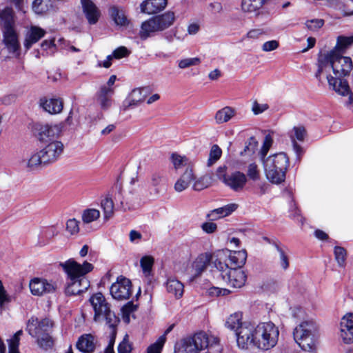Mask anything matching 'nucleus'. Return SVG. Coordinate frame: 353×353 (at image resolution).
I'll return each mask as SVG.
<instances>
[{
	"mask_svg": "<svg viewBox=\"0 0 353 353\" xmlns=\"http://www.w3.org/2000/svg\"><path fill=\"white\" fill-rule=\"evenodd\" d=\"M0 21L3 26V30L14 29L12 9L6 8L0 12Z\"/></svg>",
	"mask_w": 353,
	"mask_h": 353,
	"instance_id": "obj_32",
	"label": "nucleus"
},
{
	"mask_svg": "<svg viewBox=\"0 0 353 353\" xmlns=\"http://www.w3.org/2000/svg\"><path fill=\"white\" fill-rule=\"evenodd\" d=\"M29 287L31 293L34 296H39L54 293L57 288L55 282L41 278H34L32 279L30 281Z\"/></svg>",
	"mask_w": 353,
	"mask_h": 353,
	"instance_id": "obj_14",
	"label": "nucleus"
},
{
	"mask_svg": "<svg viewBox=\"0 0 353 353\" xmlns=\"http://www.w3.org/2000/svg\"><path fill=\"white\" fill-rule=\"evenodd\" d=\"M100 217V211L94 209H86L82 213V221L84 223H90L97 220Z\"/></svg>",
	"mask_w": 353,
	"mask_h": 353,
	"instance_id": "obj_37",
	"label": "nucleus"
},
{
	"mask_svg": "<svg viewBox=\"0 0 353 353\" xmlns=\"http://www.w3.org/2000/svg\"><path fill=\"white\" fill-rule=\"evenodd\" d=\"M152 90L150 87L134 89L128 98L123 101V106L124 110L138 106L152 93Z\"/></svg>",
	"mask_w": 353,
	"mask_h": 353,
	"instance_id": "obj_16",
	"label": "nucleus"
},
{
	"mask_svg": "<svg viewBox=\"0 0 353 353\" xmlns=\"http://www.w3.org/2000/svg\"><path fill=\"white\" fill-rule=\"evenodd\" d=\"M257 145V142L255 141L254 137H251L249 140V143L245 145L243 152H241V154L243 155V153H246L247 152L250 154L254 152L256 147Z\"/></svg>",
	"mask_w": 353,
	"mask_h": 353,
	"instance_id": "obj_60",
	"label": "nucleus"
},
{
	"mask_svg": "<svg viewBox=\"0 0 353 353\" xmlns=\"http://www.w3.org/2000/svg\"><path fill=\"white\" fill-rule=\"evenodd\" d=\"M265 0H243L242 10L246 12H254L259 10Z\"/></svg>",
	"mask_w": 353,
	"mask_h": 353,
	"instance_id": "obj_35",
	"label": "nucleus"
},
{
	"mask_svg": "<svg viewBox=\"0 0 353 353\" xmlns=\"http://www.w3.org/2000/svg\"><path fill=\"white\" fill-rule=\"evenodd\" d=\"M110 14L117 25L125 26L128 21L123 12L117 7L113 6L110 8Z\"/></svg>",
	"mask_w": 353,
	"mask_h": 353,
	"instance_id": "obj_34",
	"label": "nucleus"
},
{
	"mask_svg": "<svg viewBox=\"0 0 353 353\" xmlns=\"http://www.w3.org/2000/svg\"><path fill=\"white\" fill-rule=\"evenodd\" d=\"M352 70V61L348 57H343L336 51L321 54L318 58L317 70L315 77L319 83L327 79L329 88L337 94L349 97V103L352 102V93L344 77Z\"/></svg>",
	"mask_w": 353,
	"mask_h": 353,
	"instance_id": "obj_1",
	"label": "nucleus"
},
{
	"mask_svg": "<svg viewBox=\"0 0 353 353\" xmlns=\"http://www.w3.org/2000/svg\"><path fill=\"white\" fill-rule=\"evenodd\" d=\"M222 154L221 149L217 145H213L210 150L209 157L207 161V166L211 167L221 158Z\"/></svg>",
	"mask_w": 353,
	"mask_h": 353,
	"instance_id": "obj_38",
	"label": "nucleus"
},
{
	"mask_svg": "<svg viewBox=\"0 0 353 353\" xmlns=\"http://www.w3.org/2000/svg\"><path fill=\"white\" fill-rule=\"evenodd\" d=\"M317 333V326L313 321H304L296 327L293 334L294 340L302 350L312 352L316 348Z\"/></svg>",
	"mask_w": 353,
	"mask_h": 353,
	"instance_id": "obj_9",
	"label": "nucleus"
},
{
	"mask_svg": "<svg viewBox=\"0 0 353 353\" xmlns=\"http://www.w3.org/2000/svg\"><path fill=\"white\" fill-rule=\"evenodd\" d=\"M132 345L128 341V335L125 334L123 341L119 344V353H130L132 352Z\"/></svg>",
	"mask_w": 353,
	"mask_h": 353,
	"instance_id": "obj_51",
	"label": "nucleus"
},
{
	"mask_svg": "<svg viewBox=\"0 0 353 353\" xmlns=\"http://www.w3.org/2000/svg\"><path fill=\"white\" fill-rule=\"evenodd\" d=\"M172 327L173 325H170L168 328H167V330L164 332L163 334L156 341V353H161V350L164 345V343L166 341V336L169 332H171Z\"/></svg>",
	"mask_w": 353,
	"mask_h": 353,
	"instance_id": "obj_52",
	"label": "nucleus"
},
{
	"mask_svg": "<svg viewBox=\"0 0 353 353\" xmlns=\"http://www.w3.org/2000/svg\"><path fill=\"white\" fill-rule=\"evenodd\" d=\"M170 161L175 170H179L185 168L194 167V163L190 160L186 156L181 155L176 152L171 154Z\"/></svg>",
	"mask_w": 353,
	"mask_h": 353,
	"instance_id": "obj_26",
	"label": "nucleus"
},
{
	"mask_svg": "<svg viewBox=\"0 0 353 353\" xmlns=\"http://www.w3.org/2000/svg\"><path fill=\"white\" fill-rule=\"evenodd\" d=\"M130 53V51L125 47L121 46L113 51V57L115 59H119L128 57Z\"/></svg>",
	"mask_w": 353,
	"mask_h": 353,
	"instance_id": "obj_57",
	"label": "nucleus"
},
{
	"mask_svg": "<svg viewBox=\"0 0 353 353\" xmlns=\"http://www.w3.org/2000/svg\"><path fill=\"white\" fill-rule=\"evenodd\" d=\"M324 24L323 19H311L305 22V26L307 29L312 31H316L320 29Z\"/></svg>",
	"mask_w": 353,
	"mask_h": 353,
	"instance_id": "obj_54",
	"label": "nucleus"
},
{
	"mask_svg": "<svg viewBox=\"0 0 353 353\" xmlns=\"http://www.w3.org/2000/svg\"><path fill=\"white\" fill-rule=\"evenodd\" d=\"M110 294L117 300L128 299L132 294V283L130 279L120 276L110 287Z\"/></svg>",
	"mask_w": 353,
	"mask_h": 353,
	"instance_id": "obj_12",
	"label": "nucleus"
},
{
	"mask_svg": "<svg viewBox=\"0 0 353 353\" xmlns=\"http://www.w3.org/2000/svg\"><path fill=\"white\" fill-rule=\"evenodd\" d=\"M236 114V110L229 106L223 108L218 110L214 116L217 124H221L229 121Z\"/></svg>",
	"mask_w": 353,
	"mask_h": 353,
	"instance_id": "obj_31",
	"label": "nucleus"
},
{
	"mask_svg": "<svg viewBox=\"0 0 353 353\" xmlns=\"http://www.w3.org/2000/svg\"><path fill=\"white\" fill-rule=\"evenodd\" d=\"M242 313L236 312L231 314L225 321V326L231 330H234L236 332V342L238 343V333L245 323H248V321L242 322Z\"/></svg>",
	"mask_w": 353,
	"mask_h": 353,
	"instance_id": "obj_27",
	"label": "nucleus"
},
{
	"mask_svg": "<svg viewBox=\"0 0 353 353\" xmlns=\"http://www.w3.org/2000/svg\"><path fill=\"white\" fill-rule=\"evenodd\" d=\"M340 337L345 343H353V314L345 315L340 323Z\"/></svg>",
	"mask_w": 353,
	"mask_h": 353,
	"instance_id": "obj_18",
	"label": "nucleus"
},
{
	"mask_svg": "<svg viewBox=\"0 0 353 353\" xmlns=\"http://www.w3.org/2000/svg\"><path fill=\"white\" fill-rule=\"evenodd\" d=\"M274 247L279 254V265L284 270L289 267V258L285 252L278 245L274 244Z\"/></svg>",
	"mask_w": 353,
	"mask_h": 353,
	"instance_id": "obj_42",
	"label": "nucleus"
},
{
	"mask_svg": "<svg viewBox=\"0 0 353 353\" xmlns=\"http://www.w3.org/2000/svg\"><path fill=\"white\" fill-rule=\"evenodd\" d=\"M210 185V182L206 176H201L194 181L192 188L196 191L202 190Z\"/></svg>",
	"mask_w": 353,
	"mask_h": 353,
	"instance_id": "obj_47",
	"label": "nucleus"
},
{
	"mask_svg": "<svg viewBox=\"0 0 353 353\" xmlns=\"http://www.w3.org/2000/svg\"><path fill=\"white\" fill-rule=\"evenodd\" d=\"M63 151V144L59 141L49 142L43 149L31 154L27 161H23L26 167L33 170L41 165H46L57 161Z\"/></svg>",
	"mask_w": 353,
	"mask_h": 353,
	"instance_id": "obj_6",
	"label": "nucleus"
},
{
	"mask_svg": "<svg viewBox=\"0 0 353 353\" xmlns=\"http://www.w3.org/2000/svg\"><path fill=\"white\" fill-rule=\"evenodd\" d=\"M90 302L94 311V320L96 322L105 321L106 325L110 329L108 345L105 350V353H114V345L117 336V327L119 323V319L111 310L110 304L106 301L101 293L93 294Z\"/></svg>",
	"mask_w": 353,
	"mask_h": 353,
	"instance_id": "obj_4",
	"label": "nucleus"
},
{
	"mask_svg": "<svg viewBox=\"0 0 353 353\" xmlns=\"http://www.w3.org/2000/svg\"><path fill=\"white\" fill-rule=\"evenodd\" d=\"M136 310V306L132 302H128L121 308L123 319L128 322L130 320V314Z\"/></svg>",
	"mask_w": 353,
	"mask_h": 353,
	"instance_id": "obj_55",
	"label": "nucleus"
},
{
	"mask_svg": "<svg viewBox=\"0 0 353 353\" xmlns=\"http://www.w3.org/2000/svg\"><path fill=\"white\" fill-rule=\"evenodd\" d=\"M165 287L167 292L173 295L176 299H180L183 294V284L176 279H168L165 283Z\"/></svg>",
	"mask_w": 353,
	"mask_h": 353,
	"instance_id": "obj_29",
	"label": "nucleus"
},
{
	"mask_svg": "<svg viewBox=\"0 0 353 353\" xmlns=\"http://www.w3.org/2000/svg\"><path fill=\"white\" fill-rule=\"evenodd\" d=\"M101 206L103 210V216L105 220H108L114 213V203L110 198L106 197L103 199Z\"/></svg>",
	"mask_w": 353,
	"mask_h": 353,
	"instance_id": "obj_36",
	"label": "nucleus"
},
{
	"mask_svg": "<svg viewBox=\"0 0 353 353\" xmlns=\"http://www.w3.org/2000/svg\"><path fill=\"white\" fill-rule=\"evenodd\" d=\"M60 265L70 279L65 288L66 295L80 294L88 289L90 281L85 275L93 270L92 264L87 261L80 264L73 259H70L61 263Z\"/></svg>",
	"mask_w": 353,
	"mask_h": 353,
	"instance_id": "obj_3",
	"label": "nucleus"
},
{
	"mask_svg": "<svg viewBox=\"0 0 353 353\" xmlns=\"http://www.w3.org/2000/svg\"><path fill=\"white\" fill-rule=\"evenodd\" d=\"M154 0H145L141 4V12L148 14H154Z\"/></svg>",
	"mask_w": 353,
	"mask_h": 353,
	"instance_id": "obj_50",
	"label": "nucleus"
},
{
	"mask_svg": "<svg viewBox=\"0 0 353 353\" xmlns=\"http://www.w3.org/2000/svg\"><path fill=\"white\" fill-rule=\"evenodd\" d=\"M273 143V139L272 137L270 134H268L265 137V139L263 140L262 148L259 152L260 159L262 161L263 159H265V156L267 155L269 150L272 147Z\"/></svg>",
	"mask_w": 353,
	"mask_h": 353,
	"instance_id": "obj_41",
	"label": "nucleus"
},
{
	"mask_svg": "<svg viewBox=\"0 0 353 353\" xmlns=\"http://www.w3.org/2000/svg\"><path fill=\"white\" fill-rule=\"evenodd\" d=\"M22 330L17 331L13 336L8 340V353H19V345Z\"/></svg>",
	"mask_w": 353,
	"mask_h": 353,
	"instance_id": "obj_39",
	"label": "nucleus"
},
{
	"mask_svg": "<svg viewBox=\"0 0 353 353\" xmlns=\"http://www.w3.org/2000/svg\"><path fill=\"white\" fill-rule=\"evenodd\" d=\"M176 20L175 13L173 11L157 14H156V32H161L172 26Z\"/></svg>",
	"mask_w": 353,
	"mask_h": 353,
	"instance_id": "obj_21",
	"label": "nucleus"
},
{
	"mask_svg": "<svg viewBox=\"0 0 353 353\" xmlns=\"http://www.w3.org/2000/svg\"><path fill=\"white\" fill-rule=\"evenodd\" d=\"M279 44L276 40H272L265 42L262 46V50L264 52H270L278 48Z\"/></svg>",
	"mask_w": 353,
	"mask_h": 353,
	"instance_id": "obj_59",
	"label": "nucleus"
},
{
	"mask_svg": "<svg viewBox=\"0 0 353 353\" xmlns=\"http://www.w3.org/2000/svg\"><path fill=\"white\" fill-rule=\"evenodd\" d=\"M293 130L294 132V137H296V139L301 141L304 140L305 136L306 134V131L303 127H294Z\"/></svg>",
	"mask_w": 353,
	"mask_h": 353,
	"instance_id": "obj_63",
	"label": "nucleus"
},
{
	"mask_svg": "<svg viewBox=\"0 0 353 353\" xmlns=\"http://www.w3.org/2000/svg\"><path fill=\"white\" fill-rule=\"evenodd\" d=\"M336 41V48L339 52H343L345 49L353 44V35L349 37L339 36Z\"/></svg>",
	"mask_w": 353,
	"mask_h": 353,
	"instance_id": "obj_40",
	"label": "nucleus"
},
{
	"mask_svg": "<svg viewBox=\"0 0 353 353\" xmlns=\"http://www.w3.org/2000/svg\"><path fill=\"white\" fill-rule=\"evenodd\" d=\"M179 178L190 185L196 179L194 167L186 168Z\"/></svg>",
	"mask_w": 353,
	"mask_h": 353,
	"instance_id": "obj_46",
	"label": "nucleus"
},
{
	"mask_svg": "<svg viewBox=\"0 0 353 353\" xmlns=\"http://www.w3.org/2000/svg\"><path fill=\"white\" fill-rule=\"evenodd\" d=\"M83 12L90 24H95L101 15L96 5L91 0H81Z\"/></svg>",
	"mask_w": 353,
	"mask_h": 353,
	"instance_id": "obj_22",
	"label": "nucleus"
},
{
	"mask_svg": "<svg viewBox=\"0 0 353 353\" xmlns=\"http://www.w3.org/2000/svg\"><path fill=\"white\" fill-rule=\"evenodd\" d=\"M39 130V139L41 141H52L61 133V127L59 125H41Z\"/></svg>",
	"mask_w": 353,
	"mask_h": 353,
	"instance_id": "obj_20",
	"label": "nucleus"
},
{
	"mask_svg": "<svg viewBox=\"0 0 353 353\" xmlns=\"http://www.w3.org/2000/svg\"><path fill=\"white\" fill-rule=\"evenodd\" d=\"M10 301V297L6 293L4 289L2 281L0 280V308L3 306L5 303Z\"/></svg>",
	"mask_w": 353,
	"mask_h": 353,
	"instance_id": "obj_61",
	"label": "nucleus"
},
{
	"mask_svg": "<svg viewBox=\"0 0 353 353\" xmlns=\"http://www.w3.org/2000/svg\"><path fill=\"white\" fill-rule=\"evenodd\" d=\"M3 43L11 57L19 58L21 55V45L14 29L3 30Z\"/></svg>",
	"mask_w": 353,
	"mask_h": 353,
	"instance_id": "obj_13",
	"label": "nucleus"
},
{
	"mask_svg": "<svg viewBox=\"0 0 353 353\" xmlns=\"http://www.w3.org/2000/svg\"><path fill=\"white\" fill-rule=\"evenodd\" d=\"M238 205L230 203L221 208L214 209L210 212L208 216L212 219H217L230 215L237 209Z\"/></svg>",
	"mask_w": 353,
	"mask_h": 353,
	"instance_id": "obj_30",
	"label": "nucleus"
},
{
	"mask_svg": "<svg viewBox=\"0 0 353 353\" xmlns=\"http://www.w3.org/2000/svg\"><path fill=\"white\" fill-rule=\"evenodd\" d=\"M201 63V59L198 57L185 58L178 61V66L180 69H185L191 66L198 65Z\"/></svg>",
	"mask_w": 353,
	"mask_h": 353,
	"instance_id": "obj_44",
	"label": "nucleus"
},
{
	"mask_svg": "<svg viewBox=\"0 0 353 353\" xmlns=\"http://www.w3.org/2000/svg\"><path fill=\"white\" fill-rule=\"evenodd\" d=\"M114 94L112 88H108L107 85L101 87L97 94V103L102 109L106 110L110 107L112 104V97Z\"/></svg>",
	"mask_w": 353,
	"mask_h": 353,
	"instance_id": "obj_23",
	"label": "nucleus"
},
{
	"mask_svg": "<svg viewBox=\"0 0 353 353\" xmlns=\"http://www.w3.org/2000/svg\"><path fill=\"white\" fill-rule=\"evenodd\" d=\"M79 222L75 219H70L66 223V230L72 235L79 232Z\"/></svg>",
	"mask_w": 353,
	"mask_h": 353,
	"instance_id": "obj_49",
	"label": "nucleus"
},
{
	"mask_svg": "<svg viewBox=\"0 0 353 353\" xmlns=\"http://www.w3.org/2000/svg\"><path fill=\"white\" fill-rule=\"evenodd\" d=\"M279 328L272 322H263L257 325L245 323L238 333V346L247 348L250 345L263 350H268L278 343Z\"/></svg>",
	"mask_w": 353,
	"mask_h": 353,
	"instance_id": "obj_2",
	"label": "nucleus"
},
{
	"mask_svg": "<svg viewBox=\"0 0 353 353\" xmlns=\"http://www.w3.org/2000/svg\"><path fill=\"white\" fill-rule=\"evenodd\" d=\"M267 179L272 183L279 184L285 181L289 165L285 153L279 152L266 157L262 161Z\"/></svg>",
	"mask_w": 353,
	"mask_h": 353,
	"instance_id": "obj_7",
	"label": "nucleus"
},
{
	"mask_svg": "<svg viewBox=\"0 0 353 353\" xmlns=\"http://www.w3.org/2000/svg\"><path fill=\"white\" fill-rule=\"evenodd\" d=\"M212 255L210 252L201 253L192 262L187 264L181 271L185 274L191 281L200 276L210 265Z\"/></svg>",
	"mask_w": 353,
	"mask_h": 353,
	"instance_id": "obj_11",
	"label": "nucleus"
},
{
	"mask_svg": "<svg viewBox=\"0 0 353 353\" xmlns=\"http://www.w3.org/2000/svg\"><path fill=\"white\" fill-rule=\"evenodd\" d=\"M53 323L49 319L38 321L37 319L32 317L27 323L26 330L32 337H37V343L40 347L48 350L53 345L54 341L49 334Z\"/></svg>",
	"mask_w": 353,
	"mask_h": 353,
	"instance_id": "obj_8",
	"label": "nucleus"
},
{
	"mask_svg": "<svg viewBox=\"0 0 353 353\" xmlns=\"http://www.w3.org/2000/svg\"><path fill=\"white\" fill-rule=\"evenodd\" d=\"M153 32H154V16H152L149 20L142 23L139 36L142 39L145 40L148 39Z\"/></svg>",
	"mask_w": 353,
	"mask_h": 353,
	"instance_id": "obj_33",
	"label": "nucleus"
},
{
	"mask_svg": "<svg viewBox=\"0 0 353 353\" xmlns=\"http://www.w3.org/2000/svg\"><path fill=\"white\" fill-rule=\"evenodd\" d=\"M190 185L180 178L177 179L174 185V189L177 192H181L186 190Z\"/></svg>",
	"mask_w": 353,
	"mask_h": 353,
	"instance_id": "obj_62",
	"label": "nucleus"
},
{
	"mask_svg": "<svg viewBox=\"0 0 353 353\" xmlns=\"http://www.w3.org/2000/svg\"><path fill=\"white\" fill-rule=\"evenodd\" d=\"M40 105L45 111L50 114L59 113L63 109V102L59 99H41Z\"/></svg>",
	"mask_w": 353,
	"mask_h": 353,
	"instance_id": "obj_28",
	"label": "nucleus"
},
{
	"mask_svg": "<svg viewBox=\"0 0 353 353\" xmlns=\"http://www.w3.org/2000/svg\"><path fill=\"white\" fill-rule=\"evenodd\" d=\"M46 34V30L39 26L32 25L27 28L23 41L26 50H28L33 44L37 43Z\"/></svg>",
	"mask_w": 353,
	"mask_h": 353,
	"instance_id": "obj_19",
	"label": "nucleus"
},
{
	"mask_svg": "<svg viewBox=\"0 0 353 353\" xmlns=\"http://www.w3.org/2000/svg\"><path fill=\"white\" fill-rule=\"evenodd\" d=\"M215 175L219 180L234 192L242 191L248 181L246 175L240 171H234L228 174L227 166L225 165L217 168Z\"/></svg>",
	"mask_w": 353,
	"mask_h": 353,
	"instance_id": "obj_10",
	"label": "nucleus"
},
{
	"mask_svg": "<svg viewBox=\"0 0 353 353\" xmlns=\"http://www.w3.org/2000/svg\"><path fill=\"white\" fill-rule=\"evenodd\" d=\"M248 176L253 181L259 180L260 178V171L258 165L255 163L249 164L247 170Z\"/></svg>",
	"mask_w": 353,
	"mask_h": 353,
	"instance_id": "obj_48",
	"label": "nucleus"
},
{
	"mask_svg": "<svg viewBox=\"0 0 353 353\" xmlns=\"http://www.w3.org/2000/svg\"><path fill=\"white\" fill-rule=\"evenodd\" d=\"M154 258L152 256H143L140 260V265L143 271V273L145 277V282L148 283L145 288V292L149 294L150 298H152L154 285L150 278L152 276V270L154 265Z\"/></svg>",
	"mask_w": 353,
	"mask_h": 353,
	"instance_id": "obj_17",
	"label": "nucleus"
},
{
	"mask_svg": "<svg viewBox=\"0 0 353 353\" xmlns=\"http://www.w3.org/2000/svg\"><path fill=\"white\" fill-rule=\"evenodd\" d=\"M343 11L345 15H353L352 0H345L344 2Z\"/></svg>",
	"mask_w": 353,
	"mask_h": 353,
	"instance_id": "obj_64",
	"label": "nucleus"
},
{
	"mask_svg": "<svg viewBox=\"0 0 353 353\" xmlns=\"http://www.w3.org/2000/svg\"><path fill=\"white\" fill-rule=\"evenodd\" d=\"M267 103H259L256 101L252 103V110L254 114H259L268 109Z\"/></svg>",
	"mask_w": 353,
	"mask_h": 353,
	"instance_id": "obj_58",
	"label": "nucleus"
},
{
	"mask_svg": "<svg viewBox=\"0 0 353 353\" xmlns=\"http://www.w3.org/2000/svg\"><path fill=\"white\" fill-rule=\"evenodd\" d=\"M207 347L212 353H221V348L217 338L208 336L205 332H199L177 343L174 353H199Z\"/></svg>",
	"mask_w": 353,
	"mask_h": 353,
	"instance_id": "obj_5",
	"label": "nucleus"
},
{
	"mask_svg": "<svg viewBox=\"0 0 353 353\" xmlns=\"http://www.w3.org/2000/svg\"><path fill=\"white\" fill-rule=\"evenodd\" d=\"M247 252L245 250L239 251H229L228 263L230 268H239L245 264Z\"/></svg>",
	"mask_w": 353,
	"mask_h": 353,
	"instance_id": "obj_24",
	"label": "nucleus"
},
{
	"mask_svg": "<svg viewBox=\"0 0 353 353\" xmlns=\"http://www.w3.org/2000/svg\"><path fill=\"white\" fill-rule=\"evenodd\" d=\"M207 292L210 296H219L228 295L230 294V291L226 288L212 287L208 290Z\"/></svg>",
	"mask_w": 353,
	"mask_h": 353,
	"instance_id": "obj_53",
	"label": "nucleus"
},
{
	"mask_svg": "<svg viewBox=\"0 0 353 353\" xmlns=\"http://www.w3.org/2000/svg\"><path fill=\"white\" fill-rule=\"evenodd\" d=\"M48 0H34L32 3V10L37 14H42L48 10Z\"/></svg>",
	"mask_w": 353,
	"mask_h": 353,
	"instance_id": "obj_43",
	"label": "nucleus"
},
{
	"mask_svg": "<svg viewBox=\"0 0 353 353\" xmlns=\"http://www.w3.org/2000/svg\"><path fill=\"white\" fill-rule=\"evenodd\" d=\"M94 338L91 334H83L77 342V347L83 353H92L95 349Z\"/></svg>",
	"mask_w": 353,
	"mask_h": 353,
	"instance_id": "obj_25",
	"label": "nucleus"
},
{
	"mask_svg": "<svg viewBox=\"0 0 353 353\" xmlns=\"http://www.w3.org/2000/svg\"><path fill=\"white\" fill-rule=\"evenodd\" d=\"M334 256L339 265L341 267L344 266L346 259L345 250L342 247L336 246L334 248Z\"/></svg>",
	"mask_w": 353,
	"mask_h": 353,
	"instance_id": "obj_45",
	"label": "nucleus"
},
{
	"mask_svg": "<svg viewBox=\"0 0 353 353\" xmlns=\"http://www.w3.org/2000/svg\"><path fill=\"white\" fill-rule=\"evenodd\" d=\"M266 32L261 28L252 29L245 35V38L250 39H257L263 34H265Z\"/></svg>",
	"mask_w": 353,
	"mask_h": 353,
	"instance_id": "obj_56",
	"label": "nucleus"
},
{
	"mask_svg": "<svg viewBox=\"0 0 353 353\" xmlns=\"http://www.w3.org/2000/svg\"><path fill=\"white\" fill-rule=\"evenodd\" d=\"M225 268L227 272L222 273V279L230 286L240 288L245 285L247 276L241 269L230 268L228 265H225Z\"/></svg>",
	"mask_w": 353,
	"mask_h": 353,
	"instance_id": "obj_15",
	"label": "nucleus"
}]
</instances>
